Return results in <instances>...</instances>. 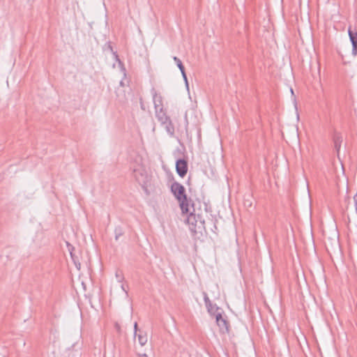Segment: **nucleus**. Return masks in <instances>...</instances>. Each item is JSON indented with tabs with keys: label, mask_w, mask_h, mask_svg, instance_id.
I'll use <instances>...</instances> for the list:
<instances>
[{
	"label": "nucleus",
	"mask_w": 357,
	"mask_h": 357,
	"mask_svg": "<svg viewBox=\"0 0 357 357\" xmlns=\"http://www.w3.org/2000/svg\"><path fill=\"white\" fill-rule=\"evenodd\" d=\"M142 158L138 154H135L130 162V169L132 171V174L136 181L140 183L144 184L147 181V173L144 169L142 163Z\"/></svg>",
	"instance_id": "nucleus-1"
},
{
	"label": "nucleus",
	"mask_w": 357,
	"mask_h": 357,
	"mask_svg": "<svg viewBox=\"0 0 357 357\" xmlns=\"http://www.w3.org/2000/svg\"><path fill=\"white\" fill-rule=\"evenodd\" d=\"M171 191L179 202L182 211H190V202L185 195V190L183 185L174 182L171 185Z\"/></svg>",
	"instance_id": "nucleus-2"
},
{
	"label": "nucleus",
	"mask_w": 357,
	"mask_h": 357,
	"mask_svg": "<svg viewBox=\"0 0 357 357\" xmlns=\"http://www.w3.org/2000/svg\"><path fill=\"white\" fill-rule=\"evenodd\" d=\"M183 213H189L187 218V223L190 225L194 226L195 228H202L204 225V220L200 214H196L195 209L193 206L190 205L189 211H182Z\"/></svg>",
	"instance_id": "nucleus-3"
},
{
	"label": "nucleus",
	"mask_w": 357,
	"mask_h": 357,
	"mask_svg": "<svg viewBox=\"0 0 357 357\" xmlns=\"http://www.w3.org/2000/svg\"><path fill=\"white\" fill-rule=\"evenodd\" d=\"M176 170L181 177H184L188 172V163L183 159H179L176 162Z\"/></svg>",
	"instance_id": "nucleus-4"
},
{
	"label": "nucleus",
	"mask_w": 357,
	"mask_h": 357,
	"mask_svg": "<svg viewBox=\"0 0 357 357\" xmlns=\"http://www.w3.org/2000/svg\"><path fill=\"white\" fill-rule=\"evenodd\" d=\"M215 320L221 333H225L229 331L228 323L220 313L216 314Z\"/></svg>",
	"instance_id": "nucleus-5"
},
{
	"label": "nucleus",
	"mask_w": 357,
	"mask_h": 357,
	"mask_svg": "<svg viewBox=\"0 0 357 357\" xmlns=\"http://www.w3.org/2000/svg\"><path fill=\"white\" fill-rule=\"evenodd\" d=\"M153 96V102L154 105L155 110L162 109L163 108L162 97L161 95L157 93V91L153 89L151 90Z\"/></svg>",
	"instance_id": "nucleus-6"
},
{
	"label": "nucleus",
	"mask_w": 357,
	"mask_h": 357,
	"mask_svg": "<svg viewBox=\"0 0 357 357\" xmlns=\"http://www.w3.org/2000/svg\"><path fill=\"white\" fill-rule=\"evenodd\" d=\"M349 36L352 44V54H357V32L349 29Z\"/></svg>",
	"instance_id": "nucleus-7"
},
{
	"label": "nucleus",
	"mask_w": 357,
	"mask_h": 357,
	"mask_svg": "<svg viewBox=\"0 0 357 357\" xmlns=\"http://www.w3.org/2000/svg\"><path fill=\"white\" fill-rule=\"evenodd\" d=\"M155 117L161 124L168 122V120L170 119L164 109L155 110Z\"/></svg>",
	"instance_id": "nucleus-8"
},
{
	"label": "nucleus",
	"mask_w": 357,
	"mask_h": 357,
	"mask_svg": "<svg viewBox=\"0 0 357 357\" xmlns=\"http://www.w3.org/2000/svg\"><path fill=\"white\" fill-rule=\"evenodd\" d=\"M162 125L165 126L166 131L168 134L172 136L174 133V127L172 123L171 119L168 120V122L162 123Z\"/></svg>",
	"instance_id": "nucleus-9"
},
{
	"label": "nucleus",
	"mask_w": 357,
	"mask_h": 357,
	"mask_svg": "<svg viewBox=\"0 0 357 357\" xmlns=\"http://www.w3.org/2000/svg\"><path fill=\"white\" fill-rule=\"evenodd\" d=\"M135 336L137 337L138 342L141 346L145 345L147 342L148 337L146 333H140Z\"/></svg>",
	"instance_id": "nucleus-10"
},
{
	"label": "nucleus",
	"mask_w": 357,
	"mask_h": 357,
	"mask_svg": "<svg viewBox=\"0 0 357 357\" xmlns=\"http://www.w3.org/2000/svg\"><path fill=\"white\" fill-rule=\"evenodd\" d=\"M173 59L176 63L178 68L181 70V73H182L183 72H185V68L181 61L176 56H174Z\"/></svg>",
	"instance_id": "nucleus-11"
},
{
	"label": "nucleus",
	"mask_w": 357,
	"mask_h": 357,
	"mask_svg": "<svg viewBox=\"0 0 357 357\" xmlns=\"http://www.w3.org/2000/svg\"><path fill=\"white\" fill-rule=\"evenodd\" d=\"M334 142H335V148L336 151L338 152L340 149V144H341L340 138L336 137L335 139Z\"/></svg>",
	"instance_id": "nucleus-12"
},
{
	"label": "nucleus",
	"mask_w": 357,
	"mask_h": 357,
	"mask_svg": "<svg viewBox=\"0 0 357 357\" xmlns=\"http://www.w3.org/2000/svg\"><path fill=\"white\" fill-rule=\"evenodd\" d=\"M181 74H182V76L183 77L184 82L185 83V86H186L187 88H188V78H187L185 72H183Z\"/></svg>",
	"instance_id": "nucleus-13"
},
{
	"label": "nucleus",
	"mask_w": 357,
	"mask_h": 357,
	"mask_svg": "<svg viewBox=\"0 0 357 357\" xmlns=\"http://www.w3.org/2000/svg\"><path fill=\"white\" fill-rule=\"evenodd\" d=\"M204 301L206 306H208L211 303L210 300L206 294H204Z\"/></svg>",
	"instance_id": "nucleus-14"
},
{
	"label": "nucleus",
	"mask_w": 357,
	"mask_h": 357,
	"mask_svg": "<svg viewBox=\"0 0 357 357\" xmlns=\"http://www.w3.org/2000/svg\"><path fill=\"white\" fill-rule=\"evenodd\" d=\"M354 205H355V210L357 213V193L354 197Z\"/></svg>",
	"instance_id": "nucleus-15"
},
{
	"label": "nucleus",
	"mask_w": 357,
	"mask_h": 357,
	"mask_svg": "<svg viewBox=\"0 0 357 357\" xmlns=\"http://www.w3.org/2000/svg\"><path fill=\"white\" fill-rule=\"evenodd\" d=\"M134 328H135V335H137V322L135 323Z\"/></svg>",
	"instance_id": "nucleus-16"
},
{
	"label": "nucleus",
	"mask_w": 357,
	"mask_h": 357,
	"mask_svg": "<svg viewBox=\"0 0 357 357\" xmlns=\"http://www.w3.org/2000/svg\"><path fill=\"white\" fill-rule=\"evenodd\" d=\"M121 289H123V291L126 293V295H128V291H127V290L125 289V287H124V285H123V284H122V285H121Z\"/></svg>",
	"instance_id": "nucleus-17"
},
{
	"label": "nucleus",
	"mask_w": 357,
	"mask_h": 357,
	"mask_svg": "<svg viewBox=\"0 0 357 357\" xmlns=\"http://www.w3.org/2000/svg\"><path fill=\"white\" fill-rule=\"evenodd\" d=\"M139 357H148V356L146 354H139Z\"/></svg>",
	"instance_id": "nucleus-18"
},
{
	"label": "nucleus",
	"mask_w": 357,
	"mask_h": 357,
	"mask_svg": "<svg viewBox=\"0 0 357 357\" xmlns=\"http://www.w3.org/2000/svg\"><path fill=\"white\" fill-rule=\"evenodd\" d=\"M291 92L292 94L294 93V91H293L292 89H291Z\"/></svg>",
	"instance_id": "nucleus-19"
}]
</instances>
